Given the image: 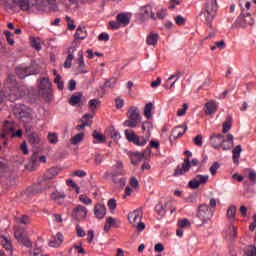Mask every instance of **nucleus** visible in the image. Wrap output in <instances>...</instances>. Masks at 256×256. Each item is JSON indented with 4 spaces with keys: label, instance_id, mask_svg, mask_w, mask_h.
<instances>
[{
    "label": "nucleus",
    "instance_id": "1",
    "mask_svg": "<svg viewBox=\"0 0 256 256\" xmlns=\"http://www.w3.org/2000/svg\"><path fill=\"white\" fill-rule=\"evenodd\" d=\"M128 119L124 121V127H129L130 129H135L139 127L141 123V111L137 106H131L127 112Z\"/></svg>",
    "mask_w": 256,
    "mask_h": 256
},
{
    "label": "nucleus",
    "instance_id": "2",
    "mask_svg": "<svg viewBox=\"0 0 256 256\" xmlns=\"http://www.w3.org/2000/svg\"><path fill=\"white\" fill-rule=\"evenodd\" d=\"M60 171H61V169H59L57 167H52V168L48 169L44 173V180L35 186L34 191L36 193H43V191H45V189H49V186H47V181H51V180L55 179V177H57V175H59Z\"/></svg>",
    "mask_w": 256,
    "mask_h": 256
},
{
    "label": "nucleus",
    "instance_id": "3",
    "mask_svg": "<svg viewBox=\"0 0 256 256\" xmlns=\"http://www.w3.org/2000/svg\"><path fill=\"white\" fill-rule=\"evenodd\" d=\"M6 86L8 89H10L9 99L10 101H17L19 97L23 96V92L21 91V88L17 85V79L15 78V75L9 74L6 80Z\"/></svg>",
    "mask_w": 256,
    "mask_h": 256
},
{
    "label": "nucleus",
    "instance_id": "4",
    "mask_svg": "<svg viewBox=\"0 0 256 256\" xmlns=\"http://www.w3.org/2000/svg\"><path fill=\"white\" fill-rule=\"evenodd\" d=\"M121 175H125V170L123 169V162L117 161L116 164L112 167L110 176L115 185H117L118 187H125V178L117 179V177H120Z\"/></svg>",
    "mask_w": 256,
    "mask_h": 256
},
{
    "label": "nucleus",
    "instance_id": "5",
    "mask_svg": "<svg viewBox=\"0 0 256 256\" xmlns=\"http://www.w3.org/2000/svg\"><path fill=\"white\" fill-rule=\"evenodd\" d=\"M14 115L16 119H19V121H22V123H31L33 121V116L31 114V109L25 104H20L15 107L14 109Z\"/></svg>",
    "mask_w": 256,
    "mask_h": 256
},
{
    "label": "nucleus",
    "instance_id": "6",
    "mask_svg": "<svg viewBox=\"0 0 256 256\" xmlns=\"http://www.w3.org/2000/svg\"><path fill=\"white\" fill-rule=\"evenodd\" d=\"M143 219V212L141 210H134L128 214L129 223L135 227L137 231H145V223L141 222Z\"/></svg>",
    "mask_w": 256,
    "mask_h": 256
},
{
    "label": "nucleus",
    "instance_id": "7",
    "mask_svg": "<svg viewBox=\"0 0 256 256\" xmlns=\"http://www.w3.org/2000/svg\"><path fill=\"white\" fill-rule=\"evenodd\" d=\"M204 15L206 17V23L211 27V23H213V19L217 15V0H206Z\"/></svg>",
    "mask_w": 256,
    "mask_h": 256
},
{
    "label": "nucleus",
    "instance_id": "8",
    "mask_svg": "<svg viewBox=\"0 0 256 256\" xmlns=\"http://www.w3.org/2000/svg\"><path fill=\"white\" fill-rule=\"evenodd\" d=\"M124 134L127 141H129V143L137 145V147H145V145H147V142L149 141V138L145 136L141 137L137 135L133 130H125Z\"/></svg>",
    "mask_w": 256,
    "mask_h": 256
},
{
    "label": "nucleus",
    "instance_id": "9",
    "mask_svg": "<svg viewBox=\"0 0 256 256\" xmlns=\"http://www.w3.org/2000/svg\"><path fill=\"white\" fill-rule=\"evenodd\" d=\"M184 155L187 156V158L184 159V162L181 166H177L174 170V177H179V175H185L187 171L191 169V161L189 160L190 157H193V153L191 151L186 150L184 152Z\"/></svg>",
    "mask_w": 256,
    "mask_h": 256
},
{
    "label": "nucleus",
    "instance_id": "10",
    "mask_svg": "<svg viewBox=\"0 0 256 256\" xmlns=\"http://www.w3.org/2000/svg\"><path fill=\"white\" fill-rule=\"evenodd\" d=\"M51 87L52 84L49 78L40 79L39 93L46 101H51Z\"/></svg>",
    "mask_w": 256,
    "mask_h": 256
},
{
    "label": "nucleus",
    "instance_id": "11",
    "mask_svg": "<svg viewBox=\"0 0 256 256\" xmlns=\"http://www.w3.org/2000/svg\"><path fill=\"white\" fill-rule=\"evenodd\" d=\"M249 10L242 8V12L240 16L237 18L236 23L240 25V27H247L255 25V19L251 16Z\"/></svg>",
    "mask_w": 256,
    "mask_h": 256
},
{
    "label": "nucleus",
    "instance_id": "12",
    "mask_svg": "<svg viewBox=\"0 0 256 256\" xmlns=\"http://www.w3.org/2000/svg\"><path fill=\"white\" fill-rule=\"evenodd\" d=\"M197 217L202 223H207L213 217V212L207 204H201L198 207Z\"/></svg>",
    "mask_w": 256,
    "mask_h": 256
},
{
    "label": "nucleus",
    "instance_id": "13",
    "mask_svg": "<svg viewBox=\"0 0 256 256\" xmlns=\"http://www.w3.org/2000/svg\"><path fill=\"white\" fill-rule=\"evenodd\" d=\"M89 211L87 208L83 205H77L72 210V219H75V221H83V219H87V213Z\"/></svg>",
    "mask_w": 256,
    "mask_h": 256
},
{
    "label": "nucleus",
    "instance_id": "14",
    "mask_svg": "<svg viewBox=\"0 0 256 256\" xmlns=\"http://www.w3.org/2000/svg\"><path fill=\"white\" fill-rule=\"evenodd\" d=\"M138 15L142 23L147 21V19H153V21H157V17H155V13H153L151 6H142Z\"/></svg>",
    "mask_w": 256,
    "mask_h": 256
},
{
    "label": "nucleus",
    "instance_id": "15",
    "mask_svg": "<svg viewBox=\"0 0 256 256\" xmlns=\"http://www.w3.org/2000/svg\"><path fill=\"white\" fill-rule=\"evenodd\" d=\"M15 131V128L13 127V124L7 122L4 126L3 132L0 134L2 139H7V135L11 134V137H23V131L17 130L16 133H13Z\"/></svg>",
    "mask_w": 256,
    "mask_h": 256
},
{
    "label": "nucleus",
    "instance_id": "16",
    "mask_svg": "<svg viewBox=\"0 0 256 256\" xmlns=\"http://www.w3.org/2000/svg\"><path fill=\"white\" fill-rule=\"evenodd\" d=\"M209 181L208 175H197L194 179L190 180L189 187L190 189H199L200 185H205Z\"/></svg>",
    "mask_w": 256,
    "mask_h": 256
},
{
    "label": "nucleus",
    "instance_id": "17",
    "mask_svg": "<svg viewBox=\"0 0 256 256\" xmlns=\"http://www.w3.org/2000/svg\"><path fill=\"white\" fill-rule=\"evenodd\" d=\"M223 143H225V136L222 134H212L210 136V144L214 149H221Z\"/></svg>",
    "mask_w": 256,
    "mask_h": 256
},
{
    "label": "nucleus",
    "instance_id": "18",
    "mask_svg": "<svg viewBox=\"0 0 256 256\" xmlns=\"http://www.w3.org/2000/svg\"><path fill=\"white\" fill-rule=\"evenodd\" d=\"M94 215L97 219H104L107 215V208L104 204L98 203L94 206Z\"/></svg>",
    "mask_w": 256,
    "mask_h": 256
},
{
    "label": "nucleus",
    "instance_id": "19",
    "mask_svg": "<svg viewBox=\"0 0 256 256\" xmlns=\"http://www.w3.org/2000/svg\"><path fill=\"white\" fill-rule=\"evenodd\" d=\"M36 3L39 7H47V5H50L51 11H59L57 0H37Z\"/></svg>",
    "mask_w": 256,
    "mask_h": 256
},
{
    "label": "nucleus",
    "instance_id": "20",
    "mask_svg": "<svg viewBox=\"0 0 256 256\" xmlns=\"http://www.w3.org/2000/svg\"><path fill=\"white\" fill-rule=\"evenodd\" d=\"M74 51H77V48L74 46H71L68 48V56L64 62L65 69H71V65L73 63V60L75 59V56L73 55Z\"/></svg>",
    "mask_w": 256,
    "mask_h": 256
},
{
    "label": "nucleus",
    "instance_id": "21",
    "mask_svg": "<svg viewBox=\"0 0 256 256\" xmlns=\"http://www.w3.org/2000/svg\"><path fill=\"white\" fill-rule=\"evenodd\" d=\"M16 75L20 77V79H25V77H29V75H33V71L31 67H17L16 68Z\"/></svg>",
    "mask_w": 256,
    "mask_h": 256
},
{
    "label": "nucleus",
    "instance_id": "22",
    "mask_svg": "<svg viewBox=\"0 0 256 256\" xmlns=\"http://www.w3.org/2000/svg\"><path fill=\"white\" fill-rule=\"evenodd\" d=\"M116 21L123 27H127L131 22V16L127 13H120L116 16Z\"/></svg>",
    "mask_w": 256,
    "mask_h": 256
},
{
    "label": "nucleus",
    "instance_id": "23",
    "mask_svg": "<svg viewBox=\"0 0 256 256\" xmlns=\"http://www.w3.org/2000/svg\"><path fill=\"white\" fill-rule=\"evenodd\" d=\"M65 197H67V194L59 190H56L50 194V199L55 201V203H61V201H64Z\"/></svg>",
    "mask_w": 256,
    "mask_h": 256
},
{
    "label": "nucleus",
    "instance_id": "24",
    "mask_svg": "<svg viewBox=\"0 0 256 256\" xmlns=\"http://www.w3.org/2000/svg\"><path fill=\"white\" fill-rule=\"evenodd\" d=\"M226 239L228 241H235V237H237V227L231 224L225 231Z\"/></svg>",
    "mask_w": 256,
    "mask_h": 256
},
{
    "label": "nucleus",
    "instance_id": "25",
    "mask_svg": "<svg viewBox=\"0 0 256 256\" xmlns=\"http://www.w3.org/2000/svg\"><path fill=\"white\" fill-rule=\"evenodd\" d=\"M4 7L7 11H19V3L17 0H4Z\"/></svg>",
    "mask_w": 256,
    "mask_h": 256
},
{
    "label": "nucleus",
    "instance_id": "26",
    "mask_svg": "<svg viewBox=\"0 0 256 256\" xmlns=\"http://www.w3.org/2000/svg\"><path fill=\"white\" fill-rule=\"evenodd\" d=\"M205 113L206 115H214V113H217V102L216 101H209L205 104Z\"/></svg>",
    "mask_w": 256,
    "mask_h": 256
},
{
    "label": "nucleus",
    "instance_id": "27",
    "mask_svg": "<svg viewBox=\"0 0 256 256\" xmlns=\"http://www.w3.org/2000/svg\"><path fill=\"white\" fill-rule=\"evenodd\" d=\"M76 65H78V69L80 73H87L85 71V60L83 58V51L78 52V58L75 60Z\"/></svg>",
    "mask_w": 256,
    "mask_h": 256
},
{
    "label": "nucleus",
    "instance_id": "28",
    "mask_svg": "<svg viewBox=\"0 0 256 256\" xmlns=\"http://www.w3.org/2000/svg\"><path fill=\"white\" fill-rule=\"evenodd\" d=\"M63 234H61L60 232H58L54 237L53 239L49 242V245L50 247H54V248H57V247H60L61 246V243H63Z\"/></svg>",
    "mask_w": 256,
    "mask_h": 256
},
{
    "label": "nucleus",
    "instance_id": "29",
    "mask_svg": "<svg viewBox=\"0 0 256 256\" xmlns=\"http://www.w3.org/2000/svg\"><path fill=\"white\" fill-rule=\"evenodd\" d=\"M159 41V34L155 32H151L147 38H146V43L149 46L155 47L157 45V42Z\"/></svg>",
    "mask_w": 256,
    "mask_h": 256
},
{
    "label": "nucleus",
    "instance_id": "30",
    "mask_svg": "<svg viewBox=\"0 0 256 256\" xmlns=\"http://www.w3.org/2000/svg\"><path fill=\"white\" fill-rule=\"evenodd\" d=\"M151 129H153V123H151L150 121H145L142 123V133L147 139L151 137Z\"/></svg>",
    "mask_w": 256,
    "mask_h": 256
},
{
    "label": "nucleus",
    "instance_id": "31",
    "mask_svg": "<svg viewBox=\"0 0 256 256\" xmlns=\"http://www.w3.org/2000/svg\"><path fill=\"white\" fill-rule=\"evenodd\" d=\"M82 98L83 94L81 92H77L70 97L69 103L72 105V107H75V105L81 106Z\"/></svg>",
    "mask_w": 256,
    "mask_h": 256
},
{
    "label": "nucleus",
    "instance_id": "32",
    "mask_svg": "<svg viewBox=\"0 0 256 256\" xmlns=\"http://www.w3.org/2000/svg\"><path fill=\"white\" fill-rule=\"evenodd\" d=\"M185 131H187V126H177L172 130V136L175 139H179V137L185 135Z\"/></svg>",
    "mask_w": 256,
    "mask_h": 256
},
{
    "label": "nucleus",
    "instance_id": "33",
    "mask_svg": "<svg viewBox=\"0 0 256 256\" xmlns=\"http://www.w3.org/2000/svg\"><path fill=\"white\" fill-rule=\"evenodd\" d=\"M233 136L232 134L227 135V139H224V143L221 144V147L223 148L224 151H229L233 147Z\"/></svg>",
    "mask_w": 256,
    "mask_h": 256
},
{
    "label": "nucleus",
    "instance_id": "34",
    "mask_svg": "<svg viewBox=\"0 0 256 256\" xmlns=\"http://www.w3.org/2000/svg\"><path fill=\"white\" fill-rule=\"evenodd\" d=\"M241 151H243V149L241 148V145H237L233 150H232V154H233V161L236 165H239V158L241 157Z\"/></svg>",
    "mask_w": 256,
    "mask_h": 256
},
{
    "label": "nucleus",
    "instance_id": "35",
    "mask_svg": "<svg viewBox=\"0 0 256 256\" xmlns=\"http://www.w3.org/2000/svg\"><path fill=\"white\" fill-rule=\"evenodd\" d=\"M14 237L18 243L27 237V232L23 228H17L14 232Z\"/></svg>",
    "mask_w": 256,
    "mask_h": 256
},
{
    "label": "nucleus",
    "instance_id": "36",
    "mask_svg": "<svg viewBox=\"0 0 256 256\" xmlns=\"http://www.w3.org/2000/svg\"><path fill=\"white\" fill-rule=\"evenodd\" d=\"M1 245L6 251H13V245L11 240L7 239L5 236H0Z\"/></svg>",
    "mask_w": 256,
    "mask_h": 256
},
{
    "label": "nucleus",
    "instance_id": "37",
    "mask_svg": "<svg viewBox=\"0 0 256 256\" xmlns=\"http://www.w3.org/2000/svg\"><path fill=\"white\" fill-rule=\"evenodd\" d=\"M18 9H21V11H30L31 9L30 0H18Z\"/></svg>",
    "mask_w": 256,
    "mask_h": 256
},
{
    "label": "nucleus",
    "instance_id": "38",
    "mask_svg": "<svg viewBox=\"0 0 256 256\" xmlns=\"http://www.w3.org/2000/svg\"><path fill=\"white\" fill-rule=\"evenodd\" d=\"M74 37L75 40L80 39L81 41H83V39H87V30H85V28L78 27Z\"/></svg>",
    "mask_w": 256,
    "mask_h": 256
},
{
    "label": "nucleus",
    "instance_id": "39",
    "mask_svg": "<svg viewBox=\"0 0 256 256\" xmlns=\"http://www.w3.org/2000/svg\"><path fill=\"white\" fill-rule=\"evenodd\" d=\"M28 141L30 145H33V147H37V145L41 143V138L39 137V135L32 133L29 134Z\"/></svg>",
    "mask_w": 256,
    "mask_h": 256
},
{
    "label": "nucleus",
    "instance_id": "40",
    "mask_svg": "<svg viewBox=\"0 0 256 256\" xmlns=\"http://www.w3.org/2000/svg\"><path fill=\"white\" fill-rule=\"evenodd\" d=\"M145 156L142 153L136 152L131 154L130 159L133 165H137L143 161Z\"/></svg>",
    "mask_w": 256,
    "mask_h": 256
},
{
    "label": "nucleus",
    "instance_id": "41",
    "mask_svg": "<svg viewBox=\"0 0 256 256\" xmlns=\"http://www.w3.org/2000/svg\"><path fill=\"white\" fill-rule=\"evenodd\" d=\"M92 137L94 139V143H105V141H107V138L105 137V135L97 132L96 130L93 131Z\"/></svg>",
    "mask_w": 256,
    "mask_h": 256
},
{
    "label": "nucleus",
    "instance_id": "42",
    "mask_svg": "<svg viewBox=\"0 0 256 256\" xmlns=\"http://www.w3.org/2000/svg\"><path fill=\"white\" fill-rule=\"evenodd\" d=\"M85 139V133L81 132L76 134L74 137L70 139L71 145H79Z\"/></svg>",
    "mask_w": 256,
    "mask_h": 256
},
{
    "label": "nucleus",
    "instance_id": "43",
    "mask_svg": "<svg viewBox=\"0 0 256 256\" xmlns=\"http://www.w3.org/2000/svg\"><path fill=\"white\" fill-rule=\"evenodd\" d=\"M115 85H117V78L116 77H112L110 79H108L104 85L101 87V89H114Z\"/></svg>",
    "mask_w": 256,
    "mask_h": 256
},
{
    "label": "nucleus",
    "instance_id": "44",
    "mask_svg": "<svg viewBox=\"0 0 256 256\" xmlns=\"http://www.w3.org/2000/svg\"><path fill=\"white\" fill-rule=\"evenodd\" d=\"M153 103L149 102L144 107V116L146 119H151L153 117Z\"/></svg>",
    "mask_w": 256,
    "mask_h": 256
},
{
    "label": "nucleus",
    "instance_id": "45",
    "mask_svg": "<svg viewBox=\"0 0 256 256\" xmlns=\"http://www.w3.org/2000/svg\"><path fill=\"white\" fill-rule=\"evenodd\" d=\"M233 125V118L231 116H228L226 118V121L223 123V133H227Z\"/></svg>",
    "mask_w": 256,
    "mask_h": 256
},
{
    "label": "nucleus",
    "instance_id": "46",
    "mask_svg": "<svg viewBox=\"0 0 256 256\" xmlns=\"http://www.w3.org/2000/svg\"><path fill=\"white\" fill-rule=\"evenodd\" d=\"M48 141L51 145H56V143H59V136L57 133L51 132L48 134Z\"/></svg>",
    "mask_w": 256,
    "mask_h": 256
},
{
    "label": "nucleus",
    "instance_id": "47",
    "mask_svg": "<svg viewBox=\"0 0 256 256\" xmlns=\"http://www.w3.org/2000/svg\"><path fill=\"white\" fill-rule=\"evenodd\" d=\"M30 42L33 49H36V51H41V42L39 41V39L35 37H30Z\"/></svg>",
    "mask_w": 256,
    "mask_h": 256
},
{
    "label": "nucleus",
    "instance_id": "48",
    "mask_svg": "<svg viewBox=\"0 0 256 256\" xmlns=\"http://www.w3.org/2000/svg\"><path fill=\"white\" fill-rule=\"evenodd\" d=\"M89 119H93V115L92 114H85L82 118H81V122L82 123H87V127H91V125H93V121L89 120Z\"/></svg>",
    "mask_w": 256,
    "mask_h": 256
},
{
    "label": "nucleus",
    "instance_id": "49",
    "mask_svg": "<svg viewBox=\"0 0 256 256\" xmlns=\"http://www.w3.org/2000/svg\"><path fill=\"white\" fill-rule=\"evenodd\" d=\"M98 105H101V101H99V99H92L88 102V107L92 111H95Z\"/></svg>",
    "mask_w": 256,
    "mask_h": 256
},
{
    "label": "nucleus",
    "instance_id": "50",
    "mask_svg": "<svg viewBox=\"0 0 256 256\" xmlns=\"http://www.w3.org/2000/svg\"><path fill=\"white\" fill-rule=\"evenodd\" d=\"M79 201L80 203H83V205H92L93 204V200L89 197H87V195H83L81 194L79 196Z\"/></svg>",
    "mask_w": 256,
    "mask_h": 256
},
{
    "label": "nucleus",
    "instance_id": "51",
    "mask_svg": "<svg viewBox=\"0 0 256 256\" xmlns=\"http://www.w3.org/2000/svg\"><path fill=\"white\" fill-rule=\"evenodd\" d=\"M171 81H173V78L170 76L163 84L164 89H173V87H175L177 80L173 81L172 83Z\"/></svg>",
    "mask_w": 256,
    "mask_h": 256
},
{
    "label": "nucleus",
    "instance_id": "52",
    "mask_svg": "<svg viewBox=\"0 0 256 256\" xmlns=\"http://www.w3.org/2000/svg\"><path fill=\"white\" fill-rule=\"evenodd\" d=\"M237 213V207H235L234 205L230 206L227 210V217L229 219H235V215Z\"/></svg>",
    "mask_w": 256,
    "mask_h": 256
},
{
    "label": "nucleus",
    "instance_id": "53",
    "mask_svg": "<svg viewBox=\"0 0 256 256\" xmlns=\"http://www.w3.org/2000/svg\"><path fill=\"white\" fill-rule=\"evenodd\" d=\"M239 7L249 11V9H251V0H239Z\"/></svg>",
    "mask_w": 256,
    "mask_h": 256
},
{
    "label": "nucleus",
    "instance_id": "54",
    "mask_svg": "<svg viewBox=\"0 0 256 256\" xmlns=\"http://www.w3.org/2000/svg\"><path fill=\"white\" fill-rule=\"evenodd\" d=\"M54 83L57 85V88L59 89V91H63L64 83H63V81H61V75L55 76Z\"/></svg>",
    "mask_w": 256,
    "mask_h": 256
},
{
    "label": "nucleus",
    "instance_id": "55",
    "mask_svg": "<svg viewBox=\"0 0 256 256\" xmlns=\"http://www.w3.org/2000/svg\"><path fill=\"white\" fill-rule=\"evenodd\" d=\"M175 23L176 25H178L179 27H183V25H185V22L187 21L185 19V17L178 15L176 17H174Z\"/></svg>",
    "mask_w": 256,
    "mask_h": 256
},
{
    "label": "nucleus",
    "instance_id": "56",
    "mask_svg": "<svg viewBox=\"0 0 256 256\" xmlns=\"http://www.w3.org/2000/svg\"><path fill=\"white\" fill-rule=\"evenodd\" d=\"M194 145L196 147H203V136L201 134H198L194 139H193Z\"/></svg>",
    "mask_w": 256,
    "mask_h": 256
},
{
    "label": "nucleus",
    "instance_id": "57",
    "mask_svg": "<svg viewBox=\"0 0 256 256\" xmlns=\"http://www.w3.org/2000/svg\"><path fill=\"white\" fill-rule=\"evenodd\" d=\"M19 243H22V245H24V247H27L28 249H31V247H33V242H31L29 236L20 240Z\"/></svg>",
    "mask_w": 256,
    "mask_h": 256
},
{
    "label": "nucleus",
    "instance_id": "58",
    "mask_svg": "<svg viewBox=\"0 0 256 256\" xmlns=\"http://www.w3.org/2000/svg\"><path fill=\"white\" fill-rule=\"evenodd\" d=\"M178 227L183 229L184 227H191V222L188 219L184 218L182 220H178Z\"/></svg>",
    "mask_w": 256,
    "mask_h": 256
},
{
    "label": "nucleus",
    "instance_id": "59",
    "mask_svg": "<svg viewBox=\"0 0 256 256\" xmlns=\"http://www.w3.org/2000/svg\"><path fill=\"white\" fill-rule=\"evenodd\" d=\"M65 21H67V23H68V29H69V31H75V21H73V19H71V17H69V16H66L65 17Z\"/></svg>",
    "mask_w": 256,
    "mask_h": 256
},
{
    "label": "nucleus",
    "instance_id": "60",
    "mask_svg": "<svg viewBox=\"0 0 256 256\" xmlns=\"http://www.w3.org/2000/svg\"><path fill=\"white\" fill-rule=\"evenodd\" d=\"M245 255L247 256H256V247L248 246L245 251Z\"/></svg>",
    "mask_w": 256,
    "mask_h": 256
},
{
    "label": "nucleus",
    "instance_id": "61",
    "mask_svg": "<svg viewBox=\"0 0 256 256\" xmlns=\"http://www.w3.org/2000/svg\"><path fill=\"white\" fill-rule=\"evenodd\" d=\"M156 213L160 215V217H163L165 215V208L163 207V204H157L155 207Z\"/></svg>",
    "mask_w": 256,
    "mask_h": 256
},
{
    "label": "nucleus",
    "instance_id": "62",
    "mask_svg": "<svg viewBox=\"0 0 256 256\" xmlns=\"http://www.w3.org/2000/svg\"><path fill=\"white\" fill-rule=\"evenodd\" d=\"M188 108H189V106L187 105V103H184L183 108L178 109L177 116L178 117H183L185 115V113H187Z\"/></svg>",
    "mask_w": 256,
    "mask_h": 256
},
{
    "label": "nucleus",
    "instance_id": "63",
    "mask_svg": "<svg viewBox=\"0 0 256 256\" xmlns=\"http://www.w3.org/2000/svg\"><path fill=\"white\" fill-rule=\"evenodd\" d=\"M6 39L9 45H15V40H13V34L9 31L5 32Z\"/></svg>",
    "mask_w": 256,
    "mask_h": 256
},
{
    "label": "nucleus",
    "instance_id": "64",
    "mask_svg": "<svg viewBox=\"0 0 256 256\" xmlns=\"http://www.w3.org/2000/svg\"><path fill=\"white\" fill-rule=\"evenodd\" d=\"M219 167V162H214L213 165L210 167L211 175H217V169H219Z\"/></svg>",
    "mask_w": 256,
    "mask_h": 256
}]
</instances>
